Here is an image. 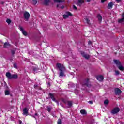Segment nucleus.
<instances>
[{
	"instance_id": "obj_42",
	"label": "nucleus",
	"mask_w": 124,
	"mask_h": 124,
	"mask_svg": "<svg viewBox=\"0 0 124 124\" xmlns=\"http://www.w3.org/2000/svg\"><path fill=\"white\" fill-rule=\"evenodd\" d=\"M92 0H87V2H90Z\"/></svg>"
},
{
	"instance_id": "obj_3",
	"label": "nucleus",
	"mask_w": 124,
	"mask_h": 124,
	"mask_svg": "<svg viewBox=\"0 0 124 124\" xmlns=\"http://www.w3.org/2000/svg\"><path fill=\"white\" fill-rule=\"evenodd\" d=\"M120 112V108H114L111 111L112 114L115 115V114H117Z\"/></svg>"
},
{
	"instance_id": "obj_21",
	"label": "nucleus",
	"mask_w": 124,
	"mask_h": 124,
	"mask_svg": "<svg viewBox=\"0 0 124 124\" xmlns=\"http://www.w3.org/2000/svg\"><path fill=\"white\" fill-rule=\"evenodd\" d=\"M67 105L69 106V107H71L72 106V102L71 101H69L67 102Z\"/></svg>"
},
{
	"instance_id": "obj_24",
	"label": "nucleus",
	"mask_w": 124,
	"mask_h": 124,
	"mask_svg": "<svg viewBox=\"0 0 124 124\" xmlns=\"http://www.w3.org/2000/svg\"><path fill=\"white\" fill-rule=\"evenodd\" d=\"M108 103H109V100H105L104 101V104L105 105L108 104Z\"/></svg>"
},
{
	"instance_id": "obj_4",
	"label": "nucleus",
	"mask_w": 124,
	"mask_h": 124,
	"mask_svg": "<svg viewBox=\"0 0 124 124\" xmlns=\"http://www.w3.org/2000/svg\"><path fill=\"white\" fill-rule=\"evenodd\" d=\"M19 30L22 32V33L23 34V35H25V36L28 35V33L25 31V30H24V28L22 27H19Z\"/></svg>"
},
{
	"instance_id": "obj_12",
	"label": "nucleus",
	"mask_w": 124,
	"mask_h": 124,
	"mask_svg": "<svg viewBox=\"0 0 124 124\" xmlns=\"http://www.w3.org/2000/svg\"><path fill=\"white\" fill-rule=\"evenodd\" d=\"M108 9H111L113 8V2H110L108 4Z\"/></svg>"
},
{
	"instance_id": "obj_10",
	"label": "nucleus",
	"mask_w": 124,
	"mask_h": 124,
	"mask_svg": "<svg viewBox=\"0 0 124 124\" xmlns=\"http://www.w3.org/2000/svg\"><path fill=\"white\" fill-rule=\"evenodd\" d=\"M82 3H84V0H78V2L77 3V5H78V6H81V5H82Z\"/></svg>"
},
{
	"instance_id": "obj_6",
	"label": "nucleus",
	"mask_w": 124,
	"mask_h": 124,
	"mask_svg": "<svg viewBox=\"0 0 124 124\" xmlns=\"http://www.w3.org/2000/svg\"><path fill=\"white\" fill-rule=\"evenodd\" d=\"M122 93V91L119 88H116L115 89V93L116 95H120Z\"/></svg>"
},
{
	"instance_id": "obj_14",
	"label": "nucleus",
	"mask_w": 124,
	"mask_h": 124,
	"mask_svg": "<svg viewBox=\"0 0 124 124\" xmlns=\"http://www.w3.org/2000/svg\"><path fill=\"white\" fill-rule=\"evenodd\" d=\"M57 7H58V8H61V9H63V8H64V6L62 5L61 3H59L57 4Z\"/></svg>"
},
{
	"instance_id": "obj_29",
	"label": "nucleus",
	"mask_w": 124,
	"mask_h": 124,
	"mask_svg": "<svg viewBox=\"0 0 124 124\" xmlns=\"http://www.w3.org/2000/svg\"><path fill=\"white\" fill-rule=\"evenodd\" d=\"M79 93V91L78 90H76L75 91V93L76 94H78V93Z\"/></svg>"
},
{
	"instance_id": "obj_5",
	"label": "nucleus",
	"mask_w": 124,
	"mask_h": 124,
	"mask_svg": "<svg viewBox=\"0 0 124 124\" xmlns=\"http://www.w3.org/2000/svg\"><path fill=\"white\" fill-rule=\"evenodd\" d=\"M24 16L26 21H28V20H29V18H30V13H29L27 12H25L24 14Z\"/></svg>"
},
{
	"instance_id": "obj_30",
	"label": "nucleus",
	"mask_w": 124,
	"mask_h": 124,
	"mask_svg": "<svg viewBox=\"0 0 124 124\" xmlns=\"http://www.w3.org/2000/svg\"><path fill=\"white\" fill-rule=\"evenodd\" d=\"M57 124H62V120L61 119H59L57 122Z\"/></svg>"
},
{
	"instance_id": "obj_38",
	"label": "nucleus",
	"mask_w": 124,
	"mask_h": 124,
	"mask_svg": "<svg viewBox=\"0 0 124 124\" xmlns=\"http://www.w3.org/2000/svg\"><path fill=\"white\" fill-rule=\"evenodd\" d=\"M107 0H101L102 3H103L105 1H106Z\"/></svg>"
},
{
	"instance_id": "obj_33",
	"label": "nucleus",
	"mask_w": 124,
	"mask_h": 124,
	"mask_svg": "<svg viewBox=\"0 0 124 124\" xmlns=\"http://www.w3.org/2000/svg\"><path fill=\"white\" fill-rule=\"evenodd\" d=\"M51 110H52V108H47V111H48V112H49V113H50V112H51Z\"/></svg>"
},
{
	"instance_id": "obj_36",
	"label": "nucleus",
	"mask_w": 124,
	"mask_h": 124,
	"mask_svg": "<svg viewBox=\"0 0 124 124\" xmlns=\"http://www.w3.org/2000/svg\"><path fill=\"white\" fill-rule=\"evenodd\" d=\"M11 53H12V55H14V54H15V51H14V50H12Z\"/></svg>"
},
{
	"instance_id": "obj_7",
	"label": "nucleus",
	"mask_w": 124,
	"mask_h": 124,
	"mask_svg": "<svg viewBox=\"0 0 124 124\" xmlns=\"http://www.w3.org/2000/svg\"><path fill=\"white\" fill-rule=\"evenodd\" d=\"M96 78L98 81H100V82L103 81L104 77L102 75L97 76Z\"/></svg>"
},
{
	"instance_id": "obj_39",
	"label": "nucleus",
	"mask_w": 124,
	"mask_h": 124,
	"mask_svg": "<svg viewBox=\"0 0 124 124\" xmlns=\"http://www.w3.org/2000/svg\"><path fill=\"white\" fill-rule=\"evenodd\" d=\"M89 103H90V104H93V101H90L89 102Z\"/></svg>"
},
{
	"instance_id": "obj_27",
	"label": "nucleus",
	"mask_w": 124,
	"mask_h": 124,
	"mask_svg": "<svg viewBox=\"0 0 124 124\" xmlns=\"http://www.w3.org/2000/svg\"><path fill=\"white\" fill-rule=\"evenodd\" d=\"M85 21L88 25H90V20H89V19L86 18Z\"/></svg>"
},
{
	"instance_id": "obj_15",
	"label": "nucleus",
	"mask_w": 124,
	"mask_h": 124,
	"mask_svg": "<svg viewBox=\"0 0 124 124\" xmlns=\"http://www.w3.org/2000/svg\"><path fill=\"white\" fill-rule=\"evenodd\" d=\"M82 55L83 56V57H84V58H85V59H89L90 58V55H89L88 54H85L84 53H82Z\"/></svg>"
},
{
	"instance_id": "obj_13",
	"label": "nucleus",
	"mask_w": 124,
	"mask_h": 124,
	"mask_svg": "<svg viewBox=\"0 0 124 124\" xmlns=\"http://www.w3.org/2000/svg\"><path fill=\"white\" fill-rule=\"evenodd\" d=\"M97 18L99 21V22H101L102 21V16L100 14H98L97 15Z\"/></svg>"
},
{
	"instance_id": "obj_31",
	"label": "nucleus",
	"mask_w": 124,
	"mask_h": 124,
	"mask_svg": "<svg viewBox=\"0 0 124 124\" xmlns=\"http://www.w3.org/2000/svg\"><path fill=\"white\" fill-rule=\"evenodd\" d=\"M6 22L7 23L10 24V23H11V20H10V19H7L6 20Z\"/></svg>"
},
{
	"instance_id": "obj_26",
	"label": "nucleus",
	"mask_w": 124,
	"mask_h": 124,
	"mask_svg": "<svg viewBox=\"0 0 124 124\" xmlns=\"http://www.w3.org/2000/svg\"><path fill=\"white\" fill-rule=\"evenodd\" d=\"M5 94L6 95H8V94H9V91H8V90H6V91H5Z\"/></svg>"
},
{
	"instance_id": "obj_25",
	"label": "nucleus",
	"mask_w": 124,
	"mask_h": 124,
	"mask_svg": "<svg viewBox=\"0 0 124 124\" xmlns=\"http://www.w3.org/2000/svg\"><path fill=\"white\" fill-rule=\"evenodd\" d=\"M89 79H87V80H85V85H86L87 87H89V85L88 84H89Z\"/></svg>"
},
{
	"instance_id": "obj_17",
	"label": "nucleus",
	"mask_w": 124,
	"mask_h": 124,
	"mask_svg": "<svg viewBox=\"0 0 124 124\" xmlns=\"http://www.w3.org/2000/svg\"><path fill=\"white\" fill-rule=\"evenodd\" d=\"M124 22V12L122 14V18L119 20V23H123Z\"/></svg>"
},
{
	"instance_id": "obj_28",
	"label": "nucleus",
	"mask_w": 124,
	"mask_h": 124,
	"mask_svg": "<svg viewBox=\"0 0 124 124\" xmlns=\"http://www.w3.org/2000/svg\"><path fill=\"white\" fill-rule=\"evenodd\" d=\"M37 3V1L36 0H33V4L35 5Z\"/></svg>"
},
{
	"instance_id": "obj_32",
	"label": "nucleus",
	"mask_w": 124,
	"mask_h": 124,
	"mask_svg": "<svg viewBox=\"0 0 124 124\" xmlns=\"http://www.w3.org/2000/svg\"><path fill=\"white\" fill-rule=\"evenodd\" d=\"M120 74V72L119 71H115V75H119Z\"/></svg>"
},
{
	"instance_id": "obj_16",
	"label": "nucleus",
	"mask_w": 124,
	"mask_h": 124,
	"mask_svg": "<svg viewBox=\"0 0 124 124\" xmlns=\"http://www.w3.org/2000/svg\"><path fill=\"white\" fill-rule=\"evenodd\" d=\"M54 2H57L58 3H61V2H64V0H53Z\"/></svg>"
},
{
	"instance_id": "obj_40",
	"label": "nucleus",
	"mask_w": 124,
	"mask_h": 124,
	"mask_svg": "<svg viewBox=\"0 0 124 124\" xmlns=\"http://www.w3.org/2000/svg\"><path fill=\"white\" fill-rule=\"evenodd\" d=\"M117 2H121V0H116Z\"/></svg>"
},
{
	"instance_id": "obj_11",
	"label": "nucleus",
	"mask_w": 124,
	"mask_h": 124,
	"mask_svg": "<svg viewBox=\"0 0 124 124\" xmlns=\"http://www.w3.org/2000/svg\"><path fill=\"white\" fill-rule=\"evenodd\" d=\"M6 76L7 77L8 79H12V75L10 74L9 72H7L6 74Z\"/></svg>"
},
{
	"instance_id": "obj_19",
	"label": "nucleus",
	"mask_w": 124,
	"mask_h": 124,
	"mask_svg": "<svg viewBox=\"0 0 124 124\" xmlns=\"http://www.w3.org/2000/svg\"><path fill=\"white\" fill-rule=\"evenodd\" d=\"M118 67L119 69H120V70H121V71H124V67H123V66H122L121 64L118 66Z\"/></svg>"
},
{
	"instance_id": "obj_35",
	"label": "nucleus",
	"mask_w": 124,
	"mask_h": 124,
	"mask_svg": "<svg viewBox=\"0 0 124 124\" xmlns=\"http://www.w3.org/2000/svg\"><path fill=\"white\" fill-rule=\"evenodd\" d=\"M73 9H75V10H76L77 9V7L75 5L73 6Z\"/></svg>"
},
{
	"instance_id": "obj_37",
	"label": "nucleus",
	"mask_w": 124,
	"mask_h": 124,
	"mask_svg": "<svg viewBox=\"0 0 124 124\" xmlns=\"http://www.w3.org/2000/svg\"><path fill=\"white\" fill-rule=\"evenodd\" d=\"M88 44H89V45H91V44H92V41H88Z\"/></svg>"
},
{
	"instance_id": "obj_44",
	"label": "nucleus",
	"mask_w": 124,
	"mask_h": 124,
	"mask_svg": "<svg viewBox=\"0 0 124 124\" xmlns=\"http://www.w3.org/2000/svg\"><path fill=\"white\" fill-rule=\"evenodd\" d=\"M35 116H37V113H35Z\"/></svg>"
},
{
	"instance_id": "obj_41",
	"label": "nucleus",
	"mask_w": 124,
	"mask_h": 124,
	"mask_svg": "<svg viewBox=\"0 0 124 124\" xmlns=\"http://www.w3.org/2000/svg\"><path fill=\"white\" fill-rule=\"evenodd\" d=\"M34 87L35 88V89H36V88H37V85H35L34 86Z\"/></svg>"
},
{
	"instance_id": "obj_22",
	"label": "nucleus",
	"mask_w": 124,
	"mask_h": 124,
	"mask_svg": "<svg viewBox=\"0 0 124 124\" xmlns=\"http://www.w3.org/2000/svg\"><path fill=\"white\" fill-rule=\"evenodd\" d=\"M9 46V44L8 43H5L4 44V48H7Z\"/></svg>"
},
{
	"instance_id": "obj_8",
	"label": "nucleus",
	"mask_w": 124,
	"mask_h": 124,
	"mask_svg": "<svg viewBox=\"0 0 124 124\" xmlns=\"http://www.w3.org/2000/svg\"><path fill=\"white\" fill-rule=\"evenodd\" d=\"M29 113V109L27 108H25L23 109V115L25 116H28V113Z\"/></svg>"
},
{
	"instance_id": "obj_43",
	"label": "nucleus",
	"mask_w": 124,
	"mask_h": 124,
	"mask_svg": "<svg viewBox=\"0 0 124 124\" xmlns=\"http://www.w3.org/2000/svg\"><path fill=\"white\" fill-rule=\"evenodd\" d=\"M19 124H22V122L20 120L19 121Z\"/></svg>"
},
{
	"instance_id": "obj_23",
	"label": "nucleus",
	"mask_w": 124,
	"mask_h": 124,
	"mask_svg": "<svg viewBox=\"0 0 124 124\" xmlns=\"http://www.w3.org/2000/svg\"><path fill=\"white\" fill-rule=\"evenodd\" d=\"M18 77L17 75H12V79H16Z\"/></svg>"
},
{
	"instance_id": "obj_2",
	"label": "nucleus",
	"mask_w": 124,
	"mask_h": 124,
	"mask_svg": "<svg viewBox=\"0 0 124 124\" xmlns=\"http://www.w3.org/2000/svg\"><path fill=\"white\" fill-rule=\"evenodd\" d=\"M48 96L49 98H51L53 101H54V102H58L57 100H56V98H55V94L49 93Z\"/></svg>"
},
{
	"instance_id": "obj_34",
	"label": "nucleus",
	"mask_w": 124,
	"mask_h": 124,
	"mask_svg": "<svg viewBox=\"0 0 124 124\" xmlns=\"http://www.w3.org/2000/svg\"><path fill=\"white\" fill-rule=\"evenodd\" d=\"M14 68H17V64L14 63L13 65Z\"/></svg>"
},
{
	"instance_id": "obj_18",
	"label": "nucleus",
	"mask_w": 124,
	"mask_h": 124,
	"mask_svg": "<svg viewBox=\"0 0 124 124\" xmlns=\"http://www.w3.org/2000/svg\"><path fill=\"white\" fill-rule=\"evenodd\" d=\"M114 62L117 65V66L121 65V62H120L119 60H114Z\"/></svg>"
},
{
	"instance_id": "obj_20",
	"label": "nucleus",
	"mask_w": 124,
	"mask_h": 124,
	"mask_svg": "<svg viewBox=\"0 0 124 124\" xmlns=\"http://www.w3.org/2000/svg\"><path fill=\"white\" fill-rule=\"evenodd\" d=\"M80 113L82 115H87V111L84 109L81 110Z\"/></svg>"
},
{
	"instance_id": "obj_1",
	"label": "nucleus",
	"mask_w": 124,
	"mask_h": 124,
	"mask_svg": "<svg viewBox=\"0 0 124 124\" xmlns=\"http://www.w3.org/2000/svg\"><path fill=\"white\" fill-rule=\"evenodd\" d=\"M57 67H58V68H59V70L60 71V73L59 74V76L62 77L64 76V71H65V68L64 67V66H63V65H62V64H61V63H57Z\"/></svg>"
},
{
	"instance_id": "obj_9",
	"label": "nucleus",
	"mask_w": 124,
	"mask_h": 124,
	"mask_svg": "<svg viewBox=\"0 0 124 124\" xmlns=\"http://www.w3.org/2000/svg\"><path fill=\"white\" fill-rule=\"evenodd\" d=\"M69 16H72V14L70 12H67L66 15H63V17L64 19H66V18H68Z\"/></svg>"
}]
</instances>
